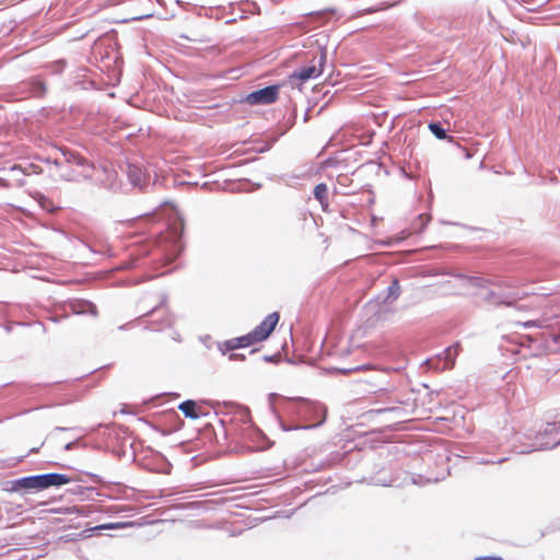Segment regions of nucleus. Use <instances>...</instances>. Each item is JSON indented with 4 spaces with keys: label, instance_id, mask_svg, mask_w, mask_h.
Segmentation results:
<instances>
[{
    "label": "nucleus",
    "instance_id": "40",
    "mask_svg": "<svg viewBox=\"0 0 560 560\" xmlns=\"http://www.w3.org/2000/svg\"><path fill=\"white\" fill-rule=\"evenodd\" d=\"M82 428H67V427H56L54 432H63V431H82Z\"/></svg>",
    "mask_w": 560,
    "mask_h": 560
},
{
    "label": "nucleus",
    "instance_id": "49",
    "mask_svg": "<svg viewBox=\"0 0 560 560\" xmlns=\"http://www.w3.org/2000/svg\"><path fill=\"white\" fill-rule=\"evenodd\" d=\"M159 307H160V305H156L155 307H153V308L148 313V315L153 314V313H154Z\"/></svg>",
    "mask_w": 560,
    "mask_h": 560
},
{
    "label": "nucleus",
    "instance_id": "17",
    "mask_svg": "<svg viewBox=\"0 0 560 560\" xmlns=\"http://www.w3.org/2000/svg\"><path fill=\"white\" fill-rule=\"evenodd\" d=\"M459 343L456 342L453 346L445 348L441 353L436 357L439 360H443V365L440 368L442 370L451 369L454 366L455 359L458 354Z\"/></svg>",
    "mask_w": 560,
    "mask_h": 560
},
{
    "label": "nucleus",
    "instance_id": "21",
    "mask_svg": "<svg viewBox=\"0 0 560 560\" xmlns=\"http://www.w3.org/2000/svg\"><path fill=\"white\" fill-rule=\"evenodd\" d=\"M89 249L98 255H103L106 257H113L115 255L110 245L106 242H94L93 244H86Z\"/></svg>",
    "mask_w": 560,
    "mask_h": 560
},
{
    "label": "nucleus",
    "instance_id": "15",
    "mask_svg": "<svg viewBox=\"0 0 560 560\" xmlns=\"http://www.w3.org/2000/svg\"><path fill=\"white\" fill-rule=\"evenodd\" d=\"M60 382H52V383H8L4 384V386H12L14 388V392L11 394L13 398H18L22 395H26L30 393H34L36 388L38 387H49L55 384H59Z\"/></svg>",
    "mask_w": 560,
    "mask_h": 560
},
{
    "label": "nucleus",
    "instance_id": "46",
    "mask_svg": "<svg viewBox=\"0 0 560 560\" xmlns=\"http://www.w3.org/2000/svg\"><path fill=\"white\" fill-rule=\"evenodd\" d=\"M463 151L465 152V159H470L472 156V154L469 152V150L467 149H463Z\"/></svg>",
    "mask_w": 560,
    "mask_h": 560
},
{
    "label": "nucleus",
    "instance_id": "7",
    "mask_svg": "<svg viewBox=\"0 0 560 560\" xmlns=\"http://www.w3.org/2000/svg\"><path fill=\"white\" fill-rule=\"evenodd\" d=\"M279 84H271L265 88L252 91L248 93L242 102L249 105H269L275 103L279 97Z\"/></svg>",
    "mask_w": 560,
    "mask_h": 560
},
{
    "label": "nucleus",
    "instance_id": "42",
    "mask_svg": "<svg viewBox=\"0 0 560 560\" xmlns=\"http://www.w3.org/2000/svg\"><path fill=\"white\" fill-rule=\"evenodd\" d=\"M63 318H67V315H51L48 317V319L52 323H60Z\"/></svg>",
    "mask_w": 560,
    "mask_h": 560
},
{
    "label": "nucleus",
    "instance_id": "25",
    "mask_svg": "<svg viewBox=\"0 0 560 560\" xmlns=\"http://www.w3.org/2000/svg\"><path fill=\"white\" fill-rule=\"evenodd\" d=\"M431 220V215L427 213L419 214L411 223V229L416 233H421L424 231L427 225Z\"/></svg>",
    "mask_w": 560,
    "mask_h": 560
},
{
    "label": "nucleus",
    "instance_id": "10",
    "mask_svg": "<svg viewBox=\"0 0 560 560\" xmlns=\"http://www.w3.org/2000/svg\"><path fill=\"white\" fill-rule=\"evenodd\" d=\"M518 300H521L518 292H504L495 290H489L483 296V301L493 306H513Z\"/></svg>",
    "mask_w": 560,
    "mask_h": 560
},
{
    "label": "nucleus",
    "instance_id": "14",
    "mask_svg": "<svg viewBox=\"0 0 560 560\" xmlns=\"http://www.w3.org/2000/svg\"><path fill=\"white\" fill-rule=\"evenodd\" d=\"M178 409L184 413L186 418L191 420H196L208 415V411H206L203 408V404L194 399H186L182 401L178 405Z\"/></svg>",
    "mask_w": 560,
    "mask_h": 560
},
{
    "label": "nucleus",
    "instance_id": "32",
    "mask_svg": "<svg viewBox=\"0 0 560 560\" xmlns=\"http://www.w3.org/2000/svg\"><path fill=\"white\" fill-rule=\"evenodd\" d=\"M74 86L80 88L81 90H93L95 89V82L92 80H78L73 83Z\"/></svg>",
    "mask_w": 560,
    "mask_h": 560
},
{
    "label": "nucleus",
    "instance_id": "22",
    "mask_svg": "<svg viewBox=\"0 0 560 560\" xmlns=\"http://www.w3.org/2000/svg\"><path fill=\"white\" fill-rule=\"evenodd\" d=\"M314 198L319 201L322 208L325 210L328 207V187L325 183H319L314 187Z\"/></svg>",
    "mask_w": 560,
    "mask_h": 560
},
{
    "label": "nucleus",
    "instance_id": "37",
    "mask_svg": "<svg viewBox=\"0 0 560 560\" xmlns=\"http://www.w3.org/2000/svg\"><path fill=\"white\" fill-rule=\"evenodd\" d=\"M545 322L546 320H527V322H524V323H520V325H522L523 327L525 328H530V327H539L541 328L544 325H545Z\"/></svg>",
    "mask_w": 560,
    "mask_h": 560
},
{
    "label": "nucleus",
    "instance_id": "30",
    "mask_svg": "<svg viewBox=\"0 0 560 560\" xmlns=\"http://www.w3.org/2000/svg\"><path fill=\"white\" fill-rule=\"evenodd\" d=\"M78 447H83V448L86 447V443L82 442L81 438H77L73 441L66 443V445L63 446V450L68 452V451H72Z\"/></svg>",
    "mask_w": 560,
    "mask_h": 560
},
{
    "label": "nucleus",
    "instance_id": "45",
    "mask_svg": "<svg viewBox=\"0 0 560 560\" xmlns=\"http://www.w3.org/2000/svg\"><path fill=\"white\" fill-rule=\"evenodd\" d=\"M171 417L176 419L180 424H183V421L180 420L178 413L176 411H172Z\"/></svg>",
    "mask_w": 560,
    "mask_h": 560
},
{
    "label": "nucleus",
    "instance_id": "48",
    "mask_svg": "<svg viewBox=\"0 0 560 560\" xmlns=\"http://www.w3.org/2000/svg\"><path fill=\"white\" fill-rule=\"evenodd\" d=\"M35 324L39 326V328H40V330H42L43 332H45V331H46V327L44 326V324H42L40 322H37V323H35Z\"/></svg>",
    "mask_w": 560,
    "mask_h": 560
},
{
    "label": "nucleus",
    "instance_id": "35",
    "mask_svg": "<svg viewBox=\"0 0 560 560\" xmlns=\"http://www.w3.org/2000/svg\"><path fill=\"white\" fill-rule=\"evenodd\" d=\"M370 369V365H358V366H354V368H350V369H337L338 372L342 373V374H350L352 372H357V371H363V370H368Z\"/></svg>",
    "mask_w": 560,
    "mask_h": 560
},
{
    "label": "nucleus",
    "instance_id": "53",
    "mask_svg": "<svg viewBox=\"0 0 560 560\" xmlns=\"http://www.w3.org/2000/svg\"><path fill=\"white\" fill-rule=\"evenodd\" d=\"M256 352H257V350H256V349H252V350L249 351V353H250V354H254V353H256Z\"/></svg>",
    "mask_w": 560,
    "mask_h": 560
},
{
    "label": "nucleus",
    "instance_id": "41",
    "mask_svg": "<svg viewBox=\"0 0 560 560\" xmlns=\"http://www.w3.org/2000/svg\"><path fill=\"white\" fill-rule=\"evenodd\" d=\"M42 161L47 163V164H54L56 166H60L61 165V162L58 159L45 158V159H42Z\"/></svg>",
    "mask_w": 560,
    "mask_h": 560
},
{
    "label": "nucleus",
    "instance_id": "29",
    "mask_svg": "<svg viewBox=\"0 0 560 560\" xmlns=\"http://www.w3.org/2000/svg\"><path fill=\"white\" fill-rule=\"evenodd\" d=\"M15 170L22 171L25 175L42 174L43 173V168L39 165L34 164V163H30L25 168H22L21 166H18V165H14L12 167V171H15Z\"/></svg>",
    "mask_w": 560,
    "mask_h": 560
},
{
    "label": "nucleus",
    "instance_id": "11",
    "mask_svg": "<svg viewBox=\"0 0 560 560\" xmlns=\"http://www.w3.org/2000/svg\"><path fill=\"white\" fill-rule=\"evenodd\" d=\"M63 308L66 311L69 310L70 312L77 315H97L96 305L93 302L84 299L69 300L65 303Z\"/></svg>",
    "mask_w": 560,
    "mask_h": 560
},
{
    "label": "nucleus",
    "instance_id": "8",
    "mask_svg": "<svg viewBox=\"0 0 560 560\" xmlns=\"http://www.w3.org/2000/svg\"><path fill=\"white\" fill-rule=\"evenodd\" d=\"M140 465L143 469L150 472L164 475L171 474L173 467L162 453L155 451H151L150 454L141 458Z\"/></svg>",
    "mask_w": 560,
    "mask_h": 560
},
{
    "label": "nucleus",
    "instance_id": "26",
    "mask_svg": "<svg viewBox=\"0 0 560 560\" xmlns=\"http://www.w3.org/2000/svg\"><path fill=\"white\" fill-rule=\"evenodd\" d=\"M67 67L66 59H58L55 61L47 62L44 68L51 74H61Z\"/></svg>",
    "mask_w": 560,
    "mask_h": 560
},
{
    "label": "nucleus",
    "instance_id": "3",
    "mask_svg": "<svg viewBox=\"0 0 560 560\" xmlns=\"http://www.w3.org/2000/svg\"><path fill=\"white\" fill-rule=\"evenodd\" d=\"M220 423L223 429L225 439L238 442H252V446H246L247 450H261L267 436L258 428L254 427L248 410H242L230 419V423L221 419Z\"/></svg>",
    "mask_w": 560,
    "mask_h": 560
},
{
    "label": "nucleus",
    "instance_id": "50",
    "mask_svg": "<svg viewBox=\"0 0 560 560\" xmlns=\"http://www.w3.org/2000/svg\"><path fill=\"white\" fill-rule=\"evenodd\" d=\"M38 450H39V447H33V448H31V451L28 452V454H31V453H36V452H38Z\"/></svg>",
    "mask_w": 560,
    "mask_h": 560
},
{
    "label": "nucleus",
    "instance_id": "1",
    "mask_svg": "<svg viewBox=\"0 0 560 560\" xmlns=\"http://www.w3.org/2000/svg\"><path fill=\"white\" fill-rule=\"evenodd\" d=\"M184 220L177 217L173 222H167L158 231L154 237L132 247L125 260L119 264V269H152L160 268L177 259L184 249Z\"/></svg>",
    "mask_w": 560,
    "mask_h": 560
},
{
    "label": "nucleus",
    "instance_id": "24",
    "mask_svg": "<svg viewBox=\"0 0 560 560\" xmlns=\"http://www.w3.org/2000/svg\"><path fill=\"white\" fill-rule=\"evenodd\" d=\"M429 130L439 140L447 139L448 141H453V137L447 136V130L443 127V125L440 121L430 122Z\"/></svg>",
    "mask_w": 560,
    "mask_h": 560
},
{
    "label": "nucleus",
    "instance_id": "38",
    "mask_svg": "<svg viewBox=\"0 0 560 560\" xmlns=\"http://www.w3.org/2000/svg\"><path fill=\"white\" fill-rule=\"evenodd\" d=\"M166 272L167 271H161L160 273H156V275H150L148 271H145V273L143 276H141V278L139 279V282L152 279V278H154L156 276H162V275H164Z\"/></svg>",
    "mask_w": 560,
    "mask_h": 560
},
{
    "label": "nucleus",
    "instance_id": "34",
    "mask_svg": "<svg viewBox=\"0 0 560 560\" xmlns=\"http://www.w3.org/2000/svg\"><path fill=\"white\" fill-rule=\"evenodd\" d=\"M129 523L119 522V523H106L102 524L95 527V529H114V528H121L128 526Z\"/></svg>",
    "mask_w": 560,
    "mask_h": 560
},
{
    "label": "nucleus",
    "instance_id": "54",
    "mask_svg": "<svg viewBox=\"0 0 560 560\" xmlns=\"http://www.w3.org/2000/svg\"><path fill=\"white\" fill-rule=\"evenodd\" d=\"M382 486H389L390 483H387L385 481L381 482Z\"/></svg>",
    "mask_w": 560,
    "mask_h": 560
},
{
    "label": "nucleus",
    "instance_id": "5",
    "mask_svg": "<svg viewBox=\"0 0 560 560\" xmlns=\"http://www.w3.org/2000/svg\"><path fill=\"white\" fill-rule=\"evenodd\" d=\"M558 445H560V419L553 422H547L544 429H540L536 433L532 448L523 451V453L551 450Z\"/></svg>",
    "mask_w": 560,
    "mask_h": 560
},
{
    "label": "nucleus",
    "instance_id": "9",
    "mask_svg": "<svg viewBox=\"0 0 560 560\" xmlns=\"http://www.w3.org/2000/svg\"><path fill=\"white\" fill-rule=\"evenodd\" d=\"M279 319V312H272L269 315H267L262 319V322L250 331V335L254 338L255 342L267 340L275 330V328L277 327Z\"/></svg>",
    "mask_w": 560,
    "mask_h": 560
},
{
    "label": "nucleus",
    "instance_id": "55",
    "mask_svg": "<svg viewBox=\"0 0 560 560\" xmlns=\"http://www.w3.org/2000/svg\"><path fill=\"white\" fill-rule=\"evenodd\" d=\"M557 528H560V518L558 520Z\"/></svg>",
    "mask_w": 560,
    "mask_h": 560
},
{
    "label": "nucleus",
    "instance_id": "43",
    "mask_svg": "<svg viewBox=\"0 0 560 560\" xmlns=\"http://www.w3.org/2000/svg\"><path fill=\"white\" fill-rule=\"evenodd\" d=\"M229 359L231 361H234V360H244L245 359V354H241V353H231L229 355Z\"/></svg>",
    "mask_w": 560,
    "mask_h": 560
},
{
    "label": "nucleus",
    "instance_id": "18",
    "mask_svg": "<svg viewBox=\"0 0 560 560\" xmlns=\"http://www.w3.org/2000/svg\"><path fill=\"white\" fill-rule=\"evenodd\" d=\"M447 275H450V276H452L454 278L460 279V280H465L471 287H476V288H480V289L488 288L489 280L487 278H483V277L468 276V275H465V273L459 272V271H451Z\"/></svg>",
    "mask_w": 560,
    "mask_h": 560
},
{
    "label": "nucleus",
    "instance_id": "6",
    "mask_svg": "<svg viewBox=\"0 0 560 560\" xmlns=\"http://www.w3.org/2000/svg\"><path fill=\"white\" fill-rule=\"evenodd\" d=\"M327 50L326 48H319L315 55H313L310 65L302 66L295 69L290 79L306 82L308 80L319 77L326 65Z\"/></svg>",
    "mask_w": 560,
    "mask_h": 560
},
{
    "label": "nucleus",
    "instance_id": "52",
    "mask_svg": "<svg viewBox=\"0 0 560 560\" xmlns=\"http://www.w3.org/2000/svg\"><path fill=\"white\" fill-rule=\"evenodd\" d=\"M165 301H166V296L164 295V296L162 298V301H161L160 305L164 304V303H165Z\"/></svg>",
    "mask_w": 560,
    "mask_h": 560
},
{
    "label": "nucleus",
    "instance_id": "28",
    "mask_svg": "<svg viewBox=\"0 0 560 560\" xmlns=\"http://www.w3.org/2000/svg\"><path fill=\"white\" fill-rule=\"evenodd\" d=\"M68 491L71 494L80 495V497H83V498H86V499L91 498V495L93 493L98 494V492H97L95 487L75 486L74 488L69 489Z\"/></svg>",
    "mask_w": 560,
    "mask_h": 560
},
{
    "label": "nucleus",
    "instance_id": "4",
    "mask_svg": "<svg viewBox=\"0 0 560 560\" xmlns=\"http://www.w3.org/2000/svg\"><path fill=\"white\" fill-rule=\"evenodd\" d=\"M73 481L82 482L83 479L81 477H72L61 472H45L25 476L26 493L43 491L51 487L59 488Z\"/></svg>",
    "mask_w": 560,
    "mask_h": 560
},
{
    "label": "nucleus",
    "instance_id": "19",
    "mask_svg": "<svg viewBox=\"0 0 560 560\" xmlns=\"http://www.w3.org/2000/svg\"><path fill=\"white\" fill-rule=\"evenodd\" d=\"M66 163L74 164L80 167L92 166L91 163L80 153L68 148L60 149Z\"/></svg>",
    "mask_w": 560,
    "mask_h": 560
},
{
    "label": "nucleus",
    "instance_id": "12",
    "mask_svg": "<svg viewBox=\"0 0 560 560\" xmlns=\"http://www.w3.org/2000/svg\"><path fill=\"white\" fill-rule=\"evenodd\" d=\"M254 343H256V342H255L254 338L252 337L250 332H248L246 335L225 340L223 343H219L218 347H219L220 352L224 355L228 352H231L233 350L241 349V348H247V347L253 346Z\"/></svg>",
    "mask_w": 560,
    "mask_h": 560
},
{
    "label": "nucleus",
    "instance_id": "51",
    "mask_svg": "<svg viewBox=\"0 0 560 560\" xmlns=\"http://www.w3.org/2000/svg\"><path fill=\"white\" fill-rule=\"evenodd\" d=\"M36 409H38V408H37V407L32 408V409H30V411H32V410H36ZM27 412H28V410H24L23 412H21V415H24V413H27Z\"/></svg>",
    "mask_w": 560,
    "mask_h": 560
},
{
    "label": "nucleus",
    "instance_id": "33",
    "mask_svg": "<svg viewBox=\"0 0 560 560\" xmlns=\"http://www.w3.org/2000/svg\"><path fill=\"white\" fill-rule=\"evenodd\" d=\"M508 458L506 457H501V458H497L494 456L490 457V458H485V457H481V458H476V462L478 464H501V463H504Z\"/></svg>",
    "mask_w": 560,
    "mask_h": 560
},
{
    "label": "nucleus",
    "instance_id": "13",
    "mask_svg": "<svg viewBox=\"0 0 560 560\" xmlns=\"http://www.w3.org/2000/svg\"><path fill=\"white\" fill-rule=\"evenodd\" d=\"M23 91L27 92L30 96L43 98L47 93V85L39 77H31L21 82Z\"/></svg>",
    "mask_w": 560,
    "mask_h": 560
},
{
    "label": "nucleus",
    "instance_id": "39",
    "mask_svg": "<svg viewBox=\"0 0 560 560\" xmlns=\"http://www.w3.org/2000/svg\"><path fill=\"white\" fill-rule=\"evenodd\" d=\"M95 483L102 485L104 483L103 478L100 475L93 472H85Z\"/></svg>",
    "mask_w": 560,
    "mask_h": 560
},
{
    "label": "nucleus",
    "instance_id": "31",
    "mask_svg": "<svg viewBox=\"0 0 560 560\" xmlns=\"http://www.w3.org/2000/svg\"><path fill=\"white\" fill-rule=\"evenodd\" d=\"M487 279L489 280L488 285H493V287H495V288H498L500 290L504 289V288H511L512 287V284L509 281L504 280V279H500V278H495V279L487 278Z\"/></svg>",
    "mask_w": 560,
    "mask_h": 560
},
{
    "label": "nucleus",
    "instance_id": "2",
    "mask_svg": "<svg viewBox=\"0 0 560 560\" xmlns=\"http://www.w3.org/2000/svg\"><path fill=\"white\" fill-rule=\"evenodd\" d=\"M272 412L283 431L311 430L323 425L326 421L327 409L318 402L303 397L283 398L282 413L273 406L280 395L271 393L268 396Z\"/></svg>",
    "mask_w": 560,
    "mask_h": 560
},
{
    "label": "nucleus",
    "instance_id": "23",
    "mask_svg": "<svg viewBox=\"0 0 560 560\" xmlns=\"http://www.w3.org/2000/svg\"><path fill=\"white\" fill-rule=\"evenodd\" d=\"M400 292H401V290H400L399 280L397 278H394L393 281L390 282V284L386 289V295L383 299L382 303L386 304L390 301L397 300L400 295Z\"/></svg>",
    "mask_w": 560,
    "mask_h": 560
},
{
    "label": "nucleus",
    "instance_id": "16",
    "mask_svg": "<svg viewBox=\"0 0 560 560\" xmlns=\"http://www.w3.org/2000/svg\"><path fill=\"white\" fill-rule=\"evenodd\" d=\"M126 175L132 187L142 190L145 185V174L141 167L136 164L128 163L126 166Z\"/></svg>",
    "mask_w": 560,
    "mask_h": 560
},
{
    "label": "nucleus",
    "instance_id": "47",
    "mask_svg": "<svg viewBox=\"0 0 560 560\" xmlns=\"http://www.w3.org/2000/svg\"><path fill=\"white\" fill-rule=\"evenodd\" d=\"M310 112H311V108H307L305 114H304V121H307L308 118H310Z\"/></svg>",
    "mask_w": 560,
    "mask_h": 560
},
{
    "label": "nucleus",
    "instance_id": "44",
    "mask_svg": "<svg viewBox=\"0 0 560 560\" xmlns=\"http://www.w3.org/2000/svg\"><path fill=\"white\" fill-rule=\"evenodd\" d=\"M386 411H398L400 412L401 409L400 408H397V407H393V408H383V409H378L377 412H386Z\"/></svg>",
    "mask_w": 560,
    "mask_h": 560
},
{
    "label": "nucleus",
    "instance_id": "20",
    "mask_svg": "<svg viewBox=\"0 0 560 560\" xmlns=\"http://www.w3.org/2000/svg\"><path fill=\"white\" fill-rule=\"evenodd\" d=\"M2 490L7 492H15L21 495L26 494L25 477L7 480L3 482Z\"/></svg>",
    "mask_w": 560,
    "mask_h": 560
},
{
    "label": "nucleus",
    "instance_id": "27",
    "mask_svg": "<svg viewBox=\"0 0 560 560\" xmlns=\"http://www.w3.org/2000/svg\"><path fill=\"white\" fill-rule=\"evenodd\" d=\"M444 478H445V476L440 478V477H425L423 475H413L411 477V482L416 486L423 487V486L432 483V482L436 483L440 480H443Z\"/></svg>",
    "mask_w": 560,
    "mask_h": 560
},
{
    "label": "nucleus",
    "instance_id": "36",
    "mask_svg": "<svg viewBox=\"0 0 560 560\" xmlns=\"http://www.w3.org/2000/svg\"><path fill=\"white\" fill-rule=\"evenodd\" d=\"M261 359L267 363H278L281 360V354H265Z\"/></svg>",
    "mask_w": 560,
    "mask_h": 560
}]
</instances>
